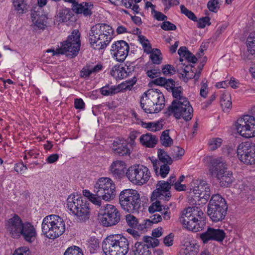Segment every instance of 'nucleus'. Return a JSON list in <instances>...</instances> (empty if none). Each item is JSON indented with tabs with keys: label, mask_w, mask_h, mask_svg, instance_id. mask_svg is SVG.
Masks as SVG:
<instances>
[{
	"label": "nucleus",
	"mask_w": 255,
	"mask_h": 255,
	"mask_svg": "<svg viewBox=\"0 0 255 255\" xmlns=\"http://www.w3.org/2000/svg\"><path fill=\"white\" fill-rule=\"evenodd\" d=\"M115 185L110 178L102 177L95 184V194L91 193L88 190H84L83 194L94 204L100 206L101 199L105 201H110L115 198Z\"/></svg>",
	"instance_id": "nucleus-1"
},
{
	"label": "nucleus",
	"mask_w": 255,
	"mask_h": 255,
	"mask_svg": "<svg viewBox=\"0 0 255 255\" xmlns=\"http://www.w3.org/2000/svg\"><path fill=\"white\" fill-rule=\"evenodd\" d=\"M6 226L10 236L14 239L22 237L25 241L31 243L34 241L37 235L33 225L29 222H23L17 215H14L7 221Z\"/></svg>",
	"instance_id": "nucleus-2"
},
{
	"label": "nucleus",
	"mask_w": 255,
	"mask_h": 255,
	"mask_svg": "<svg viewBox=\"0 0 255 255\" xmlns=\"http://www.w3.org/2000/svg\"><path fill=\"white\" fill-rule=\"evenodd\" d=\"M114 31L109 25L98 23L91 28L89 42L95 49H105L113 38Z\"/></svg>",
	"instance_id": "nucleus-3"
},
{
	"label": "nucleus",
	"mask_w": 255,
	"mask_h": 255,
	"mask_svg": "<svg viewBox=\"0 0 255 255\" xmlns=\"http://www.w3.org/2000/svg\"><path fill=\"white\" fill-rule=\"evenodd\" d=\"M102 249L106 255H126L129 251V242L122 235H110L103 241Z\"/></svg>",
	"instance_id": "nucleus-4"
},
{
	"label": "nucleus",
	"mask_w": 255,
	"mask_h": 255,
	"mask_svg": "<svg viewBox=\"0 0 255 255\" xmlns=\"http://www.w3.org/2000/svg\"><path fill=\"white\" fill-rule=\"evenodd\" d=\"M165 99L163 94L156 89H149L140 98V106L147 114L157 113L163 109Z\"/></svg>",
	"instance_id": "nucleus-5"
},
{
	"label": "nucleus",
	"mask_w": 255,
	"mask_h": 255,
	"mask_svg": "<svg viewBox=\"0 0 255 255\" xmlns=\"http://www.w3.org/2000/svg\"><path fill=\"white\" fill-rule=\"evenodd\" d=\"M203 212L197 207H188L183 211L180 221L189 231L197 232L202 231L206 221L203 217Z\"/></svg>",
	"instance_id": "nucleus-6"
},
{
	"label": "nucleus",
	"mask_w": 255,
	"mask_h": 255,
	"mask_svg": "<svg viewBox=\"0 0 255 255\" xmlns=\"http://www.w3.org/2000/svg\"><path fill=\"white\" fill-rule=\"evenodd\" d=\"M209 171L212 176L217 178L222 187H228L233 182L232 172L228 170V165L222 157L211 160Z\"/></svg>",
	"instance_id": "nucleus-7"
},
{
	"label": "nucleus",
	"mask_w": 255,
	"mask_h": 255,
	"mask_svg": "<svg viewBox=\"0 0 255 255\" xmlns=\"http://www.w3.org/2000/svg\"><path fill=\"white\" fill-rule=\"evenodd\" d=\"M67 207L80 222H85L90 218L91 212L89 203L78 195L71 194L68 196Z\"/></svg>",
	"instance_id": "nucleus-8"
},
{
	"label": "nucleus",
	"mask_w": 255,
	"mask_h": 255,
	"mask_svg": "<svg viewBox=\"0 0 255 255\" xmlns=\"http://www.w3.org/2000/svg\"><path fill=\"white\" fill-rule=\"evenodd\" d=\"M122 208L129 213H138L141 208V201L137 191L132 189L123 190L119 195Z\"/></svg>",
	"instance_id": "nucleus-9"
},
{
	"label": "nucleus",
	"mask_w": 255,
	"mask_h": 255,
	"mask_svg": "<svg viewBox=\"0 0 255 255\" xmlns=\"http://www.w3.org/2000/svg\"><path fill=\"white\" fill-rule=\"evenodd\" d=\"M193 111V108L187 99L181 98L179 101H173L165 114L168 116L173 114L178 119L182 117L185 121H189L192 118Z\"/></svg>",
	"instance_id": "nucleus-10"
},
{
	"label": "nucleus",
	"mask_w": 255,
	"mask_h": 255,
	"mask_svg": "<svg viewBox=\"0 0 255 255\" xmlns=\"http://www.w3.org/2000/svg\"><path fill=\"white\" fill-rule=\"evenodd\" d=\"M80 33L78 30L72 31L66 40L64 41L60 48L59 53L65 54L71 58L76 57L79 53L80 48Z\"/></svg>",
	"instance_id": "nucleus-11"
},
{
	"label": "nucleus",
	"mask_w": 255,
	"mask_h": 255,
	"mask_svg": "<svg viewBox=\"0 0 255 255\" xmlns=\"http://www.w3.org/2000/svg\"><path fill=\"white\" fill-rule=\"evenodd\" d=\"M236 128L238 133L243 137H255V118L249 115L241 117L236 122Z\"/></svg>",
	"instance_id": "nucleus-12"
},
{
	"label": "nucleus",
	"mask_w": 255,
	"mask_h": 255,
	"mask_svg": "<svg viewBox=\"0 0 255 255\" xmlns=\"http://www.w3.org/2000/svg\"><path fill=\"white\" fill-rule=\"evenodd\" d=\"M126 175L132 183L137 185L146 183L150 177L148 168L142 165L131 166L127 170Z\"/></svg>",
	"instance_id": "nucleus-13"
},
{
	"label": "nucleus",
	"mask_w": 255,
	"mask_h": 255,
	"mask_svg": "<svg viewBox=\"0 0 255 255\" xmlns=\"http://www.w3.org/2000/svg\"><path fill=\"white\" fill-rule=\"evenodd\" d=\"M190 195L195 201H203L202 203L205 204L210 196V186L206 181L202 180H196L191 183Z\"/></svg>",
	"instance_id": "nucleus-14"
},
{
	"label": "nucleus",
	"mask_w": 255,
	"mask_h": 255,
	"mask_svg": "<svg viewBox=\"0 0 255 255\" xmlns=\"http://www.w3.org/2000/svg\"><path fill=\"white\" fill-rule=\"evenodd\" d=\"M100 223L105 227L117 225L121 220V214L113 205L107 204L101 211Z\"/></svg>",
	"instance_id": "nucleus-15"
},
{
	"label": "nucleus",
	"mask_w": 255,
	"mask_h": 255,
	"mask_svg": "<svg viewBox=\"0 0 255 255\" xmlns=\"http://www.w3.org/2000/svg\"><path fill=\"white\" fill-rule=\"evenodd\" d=\"M237 153L239 159L244 163L255 164V144L249 141L243 142L238 145Z\"/></svg>",
	"instance_id": "nucleus-16"
},
{
	"label": "nucleus",
	"mask_w": 255,
	"mask_h": 255,
	"mask_svg": "<svg viewBox=\"0 0 255 255\" xmlns=\"http://www.w3.org/2000/svg\"><path fill=\"white\" fill-rule=\"evenodd\" d=\"M129 50V47L127 42L124 40H119L112 44L111 51L118 61L123 62L127 57Z\"/></svg>",
	"instance_id": "nucleus-17"
},
{
	"label": "nucleus",
	"mask_w": 255,
	"mask_h": 255,
	"mask_svg": "<svg viewBox=\"0 0 255 255\" xmlns=\"http://www.w3.org/2000/svg\"><path fill=\"white\" fill-rule=\"evenodd\" d=\"M226 237L224 230L208 227L207 230L200 235V239L204 244H207L210 241L222 242Z\"/></svg>",
	"instance_id": "nucleus-18"
},
{
	"label": "nucleus",
	"mask_w": 255,
	"mask_h": 255,
	"mask_svg": "<svg viewBox=\"0 0 255 255\" xmlns=\"http://www.w3.org/2000/svg\"><path fill=\"white\" fill-rule=\"evenodd\" d=\"M156 187V189L152 194L151 199L153 200V198H158L159 199L169 200L171 196L169 191L171 188L169 186V184L165 183V181H159L158 182Z\"/></svg>",
	"instance_id": "nucleus-19"
},
{
	"label": "nucleus",
	"mask_w": 255,
	"mask_h": 255,
	"mask_svg": "<svg viewBox=\"0 0 255 255\" xmlns=\"http://www.w3.org/2000/svg\"><path fill=\"white\" fill-rule=\"evenodd\" d=\"M52 222L51 228L53 231L51 235H53L54 239L62 235L65 230V223L63 220L59 216L51 215Z\"/></svg>",
	"instance_id": "nucleus-20"
},
{
	"label": "nucleus",
	"mask_w": 255,
	"mask_h": 255,
	"mask_svg": "<svg viewBox=\"0 0 255 255\" xmlns=\"http://www.w3.org/2000/svg\"><path fill=\"white\" fill-rule=\"evenodd\" d=\"M126 164L124 161L117 160L114 161L110 167V170L116 178L121 179L125 175Z\"/></svg>",
	"instance_id": "nucleus-21"
},
{
	"label": "nucleus",
	"mask_w": 255,
	"mask_h": 255,
	"mask_svg": "<svg viewBox=\"0 0 255 255\" xmlns=\"http://www.w3.org/2000/svg\"><path fill=\"white\" fill-rule=\"evenodd\" d=\"M93 4L87 2L79 3L78 2L72 6V10L77 14H83L85 16H90L92 14L91 11Z\"/></svg>",
	"instance_id": "nucleus-22"
},
{
	"label": "nucleus",
	"mask_w": 255,
	"mask_h": 255,
	"mask_svg": "<svg viewBox=\"0 0 255 255\" xmlns=\"http://www.w3.org/2000/svg\"><path fill=\"white\" fill-rule=\"evenodd\" d=\"M208 208L211 209H228V205L225 199L219 194H215L212 196Z\"/></svg>",
	"instance_id": "nucleus-23"
},
{
	"label": "nucleus",
	"mask_w": 255,
	"mask_h": 255,
	"mask_svg": "<svg viewBox=\"0 0 255 255\" xmlns=\"http://www.w3.org/2000/svg\"><path fill=\"white\" fill-rule=\"evenodd\" d=\"M114 152L120 156H125L130 154V150L128 143L122 142L121 140L114 141L112 146Z\"/></svg>",
	"instance_id": "nucleus-24"
},
{
	"label": "nucleus",
	"mask_w": 255,
	"mask_h": 255,
	"mask_svg": "<svg viewBox=\"0 0 255 255\" xmlns=\"http://www.w3.org/2000/svg\"><path fill=\"white\" fill-rule=\"evenodd\" d=\"M227 210L228 209L224 208L211 209L208 208L207 214L213 222H218L224 219Z\"/></svg>",
	"instance_id": "nucleus-25"
},
{
	"label": "nucleus",
	"mask_w": 255,
	"mask_h": 255,
	"mask_svg": "<svg viewBox=\"0 0 255 255\" xmlns=\"http://www.w3.org/2000/svg\"><path fill=\"white\" fill-rule=\"evenodd\" d=\"M31 18L36 29V27L39 29H44L47 23V18L45 15L40 14L39 12L34 11L31 12Z\"/></svg>",
	"instance_id": "nucleus-26"
},
{
	"label": "nucleus",
	"mask_w": 255,
	"mask_h": 255,
	"mask_svg": "<svg viewBox=\"0 0 255 255\" xmlns=\"http://www.w3.org/2000/svg\"><path fill=\"white\" fill-rule=\"evenodd\" d=\"M130 255H151L148 247L142 242H137L131 247Z\"/></svg>",
	"instance_id": "nucleus-27"
},
{
	"label": "nucleus",
	"mask_w": 255,
	"mask_h": 255,
	"mask_svg": "<svg viewBox=\"0 0 255 255\" xmlns=\"http://www.w3.org/2000/svg\"><path fill=\"white\" fill-rule=\"evenodd\" d=\"M129 69L128 66L126 68L115 66L111 70V75L116 79H123L129 75L131 71L130 70L128 71Z\"/></svg>",
	"instance_id": "nucleus-28"
},
{
	"label": "nucleus",
	"mask_w": 255,
	"mask_h": 255,
	"mask_svg": "<svg viewBox=\"0 0 255 255\" xmlns=\"http://www.w3.org/2000/svg\"><path fill=\"white\" fill-rule=\"evenodd\" d=\"M52 218L51 215L45 217L42 223V231L43 235L47 238L50 239H54L53 235H51L53 231L52 227L51 228V222Z\"/></svg>",
	"instance_id": "nucleus-29"
},
{
	"label": "nucleus",
	"mask_w": 255,
	"mask_h": 255,
	"mask_svg": "<svg viewBox=\"0 0 255 255\" xmlns=\"http://www.w3.org/2000/svg\"><path fill=\"white\" fill-rule=\"evenodd\" d=\"M139 140L142 145L149 148L154 147L157 142L156 136L150 133L142 134L140 136Z\"/></svg>",
	"instance_id": "nucleus-30"
},
{
	"label": "nucleus",
	"mask_w": 255,
	"mask_h": 255,
	"mask_svg": "<svg viewBox=\"0 0 255 255\" xmlns=\"http://www.w3.org/2000/svg\"><path fill=\"white\" fill-rule=\"evenodd\" d=\"M193 66L192 65H187L184 69V73L181 74V76L183 78L185 82H187L189 79L192 78V77L195 80H198L199 78L200 72L194 74V71L192 70Z\"/></svg>",
	"instance_id": "nucleus-31"
},
{
	"label": "nucleus",
	"mask_w": 255,
	"mask_h": 255,
	"mask_svg": "<svg viewBox=\"0 0 255 255\" xmlns=\"http://www.w3.org/2000/svg\"><path fill=\"white\" fill-rule=\"evenodd\" d=\"M153 169L157 175L159 174L162 178H165L166 177L167 175L168 174L170 167L169 166L168 164H163L162 165H160V170L159 172L158 173V166L159 165V162L157 160H154L152 161Z\"/></svg>",
	"instance_id": "nucleus-32"
},
{
	"label": "nucleus",
	"mask_w": 255,
	"mask_h": 255,
	"mask_svg": "<svg viewBox=\"0 0 255 255\" xmlns=\"http://www.w3.org/2000/svg\"><path fill=\"white\" fill-rule=\"evenodd\" d=\"M221 105L224 112H228L232 108L231 97L229 93H224L221 98Z\"/></svg>",
	"instance_id": "nucleus-33"
},
{
	"label": "nucleus",
	"mask_w": 255,
	"mask_h": 255,
	"mask_svg": "<svg viewBox=\"0 0 255 255\" xmlns=\"http://www.w3.org/2000/svg\"><path fill=\"white\" fill-rule=\"evenodd\" d=\"M248 52L252 56L255 55V31L252 32L247 39Z\"/></svg>",
	"instance_id": "nucleus-34"
},
{
	"label": "nucleus",
	"mask_w": 255,
	"mask_h": 255,
	"mask_svg": "<svg viewBox=\"0 0 255 255\" xmlns=\"http://www.w3.org/2000/svg\"><path fill=\"white\" fill-rule=\"evenodd\" d=\"M13 5L14 9L19 14L26 12L28 8L25 0H13Z\"/></svg>",
	"instance_id": "nucleus-35"
},
{
	"label": "nucleus",
	"mask_w": 255,
	"mask_h": 255,
	"mask_svg": "<svg viewBox=\"0 0 255 255\" xmlns=\"http://www.w3.org/2000/svg\"><path fill=\"white\" fill-rule=\"evenodd\" d=\"M120 91L119 89L115 86H110L109 84H106L100 89L101 94L105 96L113 95Z\"/></svg>",
	"instance_id": "nucleus-36"
},
{
	"label": "nucleus",
	"mask_w": 255,
	"mask_h": 255,
	"mask_svg": "<svg viewBox=\"0 0 255 255\" xmlns=\"http://www.w3.org/2000/svg\"><path fill=\"white\" fill-rule=\"evenodd\" d=\"M169 130H164L160 136V141L161 144L165 147L170 146L173 143L172 139L170 137Z\"/></svg>",
	"instance_id": "nucleus-37"
},
{
	"label": "nucleus",
	"mask_w": 255,
	"mask_h": 255,
	"mask_svg": "<svg viewBox=\"0 0 255 255\" xmlns=\"http://www.w3.org/2000/svg\"><path fill=\"white\" fill-rule=\"evenodd\" d=\"M157 154L159 161L163 164H171L172 163V158L163 149H158Z\"/></svg>",
	"instance_id": "nucleus-38"
},
{
	"label": "nucleus",
	"mask_w": 255,
	"mask_h": 255,
	"mask_svg": "<svg viewBox=\"0 0 255 255\" xmlns=\"http://www.w3.org/2000/svg\"><path fill=\"white\" fill-rule=\"evenodd\" d=\"M144 128L151 131L160 130L163 128L162 122L157 121L156 122H148L143 124Z\"/></svg>",
	"instance_id": "nucleus-39"
},
{
	"label": "nucleus",
	"mask_w": 255,
	"mask_h": 255,
	"mask_svg": "<svg viewBox=\"0 0 255 255\" xmlns=\"http://www.w3.org/2000/svg\"><path fill=\"white\" fill-rule=\"evenodd\" d=\"M170 151V154L173 157V160L181 159L185 153L184 150L179 146H173L171 148Z\"/></svg>",
	"instance_id": "nucleus-40"
},
{
	"label": "nucleus",
	"mask_w": 255,
	"mask_h": 255,
	"mask_svg": "<svg viewBox=\"0 0 255 255\" xmlns=\"http://www.w3.org/2000/svg\"><path fill=\"white\" fill-rule=\"evenodd\" d=\"M150 59L152 62L155 64H159L162 62L161 53L160 50L158 49H154L152 52H150Z\"/></svg>",
	"instance_id": "nucleus-41"
},
{
	"label": "nucleus",
	"mask_w": 255,
	"mask_h": 255,
	"mask_svg": "<svg viewBox=\"0 0 255 255\" xmlns=\"http://www.w3.org/2000/svg\"><path fill=\"white\" fill-rule=\"evenodd\" d=\"M138 40L141 44L143 51L147 54H149L151 51V46L148 40L143 35L138 36Z\"/></svg>",
	"instance_id": "nucleus-42"
},
{
	"label": "nucleus",
	"mask_w": 255,
	"mask_h": 255,
	"mask_svg": "<svg viewBox=\"0 0 255 255\" xmlns=\"http://www.w3.org/2000/svg\"><path fill=\"white\" fill-rule=\"evenodd\" d=\"M88 249L91 254L95 253L99 248V242L95 237H91L87 244Z\"/></svg>",
	"instance_id": "nucleus-43"
},
{
	"label": "nucleus",
	"mask_w": 255,
	"mask_h": 255,
	"mask_svg": "<svg viewBox=\"0 0 255 255\" xmlns=\"http://www.w3.org/2000/svg\"><path fill=\"white\" fill-rule=\"evenodd\" d=\"M143 240L144 243H146L145 246L148 247V249L149 247L154 248L158 246L159 244V241L158 239L149 236H144Z\"/></svg>",
	"instance_id": "nucleus-44"
},
{
	"label": "nucleus",
	"mask_w": 255,
	"mask_h": 255,
	"mask_svg": "<svg viewBox=\"0 0 255 255\" xmlns=\"http://www.w3.org/2000/svg\"><path fill=\"white\" fill-rule=\"evenodd\" d=\"M223 140L220 137H215L209 139L208 145L211 150H215L220 147L222 144Z\"/></svg>",
	"instance_id": "nucleus-45"
},
{
	"label": "nucleus",
	"mask_w": 255,
	"mask_h": 255,
	"mask_svg": "<svg viewBox=\"0 0 255 255\" xmlns=\"http://www.w3.org/2000/svg\"><path fill=\"white\" fill-rule=\"evenodd\" d=\"M198 253V248L194 244H189L181 252V255H196Z\"/></svg>",
	"instance_id": "nucleus-46"
},
{
	"label": "nucleus",
	"mask_w": 255,
	"mask_h": 255,
	"mask_svg": "<svg viewBox=\"0 0 255 255\" xmlns=\"http://www.w3.org/2000/svg\"><path fill=\"white\" fill-rule=\"evenodd\" d=\"M125 219L128 226L131 228L136 229L138 224V221L135 217L129 214L126 216Z\"/></svg>",
	"instance_id": "nucleus-47"
},
{
	"label": "nucleus",
	"mask_w": 255,
	"mask_h": 255,
	"mask_svg": "<svg viewBox=\"0 0 255 255\" xmlns=\"http://www.w3.org/2000/svg\"><path fill=\"white\" fill-rule=\"evenodd\" d=\"M171 91L173 97L176 99L174 101H179L181 98H186L183 96V88L181 86L175 87Z\"/></svg>",
	"instance_id": "nucleus-48"
},
{
	"label": "nucleus",
	"mask_w": 255,
	"mask_h": 255,
	"mask_svg": "<svg viewBox=\"0 0 255 255\" xmlns=\"http://www.w3.org/2000/svg\"><path fill=\"white\" fill-rule=\"evenodd\" d=\"M180 9L181 12L185 14L188 18L193 21H197V18L195 14L191 10L188 9L184 5H180Z\"/></svg>",
	"instance_id": "nucleus-49"
},
{
	"label": "nucleus",
	"mask_w": 255,
	"mask_h": 255,
	"mask_svg": "<svg viewBox=\"0 0 255 255\" xmlns=\"http://www.w3.org/2000/svg\"><path fill=\"white\" fill-rule=\"evenodd\" d=\"M64 255H83L81 250L77 246L69 247L65 252Z\"/></svg>",
	"instance_id": "nucleus-50"
},
{
	"label": "nucleus",
	"mask_w": 255,
	"mask_h": 255,
	"mask_svg": "<svg viewBox=\"0 0 255 255\" xmlns=\"http://www.w3.org/2000/svg\"><path fill=\"white\" fill-rule=\"evenodd\" d=\"M161 72L165 76H171L175 73L176 70L172 65L167 64L162 66Z\"/></svg>",
	"instance_id": "nucleus-51"
},
{
	"label": "nucleus",
	"mask_w": 255,
	"mask_h": 255,
	"mask_svg": "<svg viewBox=\"0 0 255 255\" xmlns=\"http://www.w3.org/2000/svg\"><path fill=\"white\" fill-rule=\"evenodd\" d=\"M207 7L210 11L216 12L220 8L218 0H210L207 3Z\"/></svg>",
	"instance_id": "nucleus-52"
},
{
	"label": "nucleus",
	"mask_w": 255,
	"mask_h": 255,
	"mask_svg": "<svg viewBox=\"0 0 255 255\" xmlns=\"http://www.w3.org/2000/svg\"><path fill=\"white\" fill-rule=\"evenodd\" d=\"M162 211V206L160 202L159 201H156L153 203L148 208V211L149 213L152 214L155 212H161Z\"/></svg>",
	"instance_id": "nucleus-53"
},
{
	"label": "nucleus",
	"mask_w": 255,
	"mask_h": 255,
	"mask_svg": "<svg viewBox=\"0 0 255 255\" xmlns=\"http://www.w3.org/2000/svg\"><path fill=\"white\" fill-rule=\"evenodd\" d=\"M210 18L208 16H205L202 17L197 20V26L200 28H204L206 25H210L211 24V22H210Z\"/></svg>",
	"instance_id": "nucleus-54"
},
{
	"label": "nucleus",
	"mask_w": 255,
	"mask_h": 255,
	"mask_svg": "<svg viewBox=\"0 0 255 255\" xmlns=\"http://www.w3.org/2000/svg\"><path fill=\"white\" fill-rule=\"evenodd\" d=\"M161 28L165 31L175 30L176 26L169 21H165L160 25Z\"/></svg>",
	"instance_id": "nucleus-55"
},
{
	"label": "nucleus",
	"mask_w": 255,
	"mask_h": 255,
	"mask_svg": "<svg viewBox=\"0 0 255 255\" xmlns=\"http://www.w3.org/2000/svg\"><path fill=\"white\" fill-rule=\"evenodd\" d=\"M68 9H64L59 11L58 14L59 21L62 22L67 21L69 19L70 14Z\"/></svg>",
	"instance_id": "nucleus-56"
},
{
	"label": "nucleus",
	"mask_w": 255,
	"mask_h": 255,
	"mask_svg": "<svg viewBox=\"0 0 255 255\" xmlns=\"http://www.w3.org/2000/svg\"><path fill=\"white\" fill-rule=\"evenodd\" d=\"M146 74L148 77L153 79L160 76L161 75V70L159 68L148 70Z\"/></svg>",
	"instance_id": "nucleus-57"
},
{
	"label": "nucleus",
	"mask_w": 255,
	"mask_h": 255,
	"mask_svg": "<svg viewBox=\"0 0 255 255\" xmlns=\"http://www.w3.org/2000/svg\"><path fill=\"white\" fill-rule=\"evenodd\" d=\"M148 220L150 222V224H151V225L152 224H156L162 220L161 215L159 214L156 213L151 215Z\"/></svg>",
	"instance_id": "nucleus-58"
},
{
	"label": "nucleus",
	"mask_w": 255,
	"mask_h": 255,
	"mask_svg": "<svg viewBox=\"0 0 255 255\" xmlns=\"http://www.w3.org/2000/svg\"><path fill=\"white\" fill-rule=\"evenodd\" d=\"M13 255H30V251L26 248H21L16 249Z\"/></svg>",
	"instance_id": "nucleus-59"
},
{
	"label": "nucleus",
	"mask_w": 255,
	"mask_h": 255,
	"mask_svg": "<svg viewBox=\"0 0 255 255\" xmlns=\"http://www.w3.org/2000/svg\"><path fill=\"white\" fill-rule=\"evenodd\" d=\"M190 51L187 49L185 46H182L179 48L178 50V53L180 56V61L183 62V57H184Z\"/></svg>",
	"instance_id": "nucleus-60"
},
{
	"label": "nucleus",
	"mask_w": 255,
	"mask_h": 255,
	"mask_svg": "<svg viewBox=\"0 0 255 255\" xmlns=\"http://www.w3.org/2000/svg\"><path fill=\"white\" fill-rule=\"evenodd\" d=\"M174 235L170 234L166 236L163 239V243L166 246L170 247L173 245V239Z\"/></svg>",
	"instance_id": "nucleus-61"
},
{
	"label": "nucleus",
	"mask_w": 255,
	"mask_h": 255,
	"mask_svg": "<svg viewBox=\"0 0 255 255\" xmlns=\"http://www.w3.org/2000/svg\"><path fill=\"white\" fill-rule=\"evenodd\" d=\"M184 58L188 62L192 63L194 64L197 61V58L192 53L189 52L183 58Z\"/></svg>",
	"instance_id": "nucleus-62"
},
{
	"label": "nucleus",
	"mask_w": 255,
	"mask_h": 255,
	"mask_svg": "<svg viewBox=\"0 0 255 255\" xmlns=\"http://www.w3.org/2000/svg\"><path fill=\"white\" fill-rule=\"evenodd\" d=\"M74 106L76 109L83 110L85 108V103L82 99H76L74 101Z\"/></svg>",
	"instance_id": "nucleus-63"
},
{
	"label": "nucleus",
	"mask_w": 255,
	"mask_h": 255,
	"mask_svg": "<svg viewBox=\"0 0 255 255\" xmlns=\"http://www.w3.org/2000/svg\"><path fill=\"white\" fill-rule=\"evenodd\" d=\"M167 82V79L164 77H158L152 81V83L155 85L163 86Z\"/></svg>",
	"instance_id": "nucleus-64"
}]
</instances>
